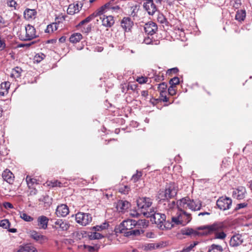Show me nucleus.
<instances>
[{"label":"nucleus","instance_id":"48","mask_svg":"<svg viewBox=\"0 0 252 252\" xmlns=\"http://www.w3.org/2000/svg\"><path fill=\"white\" fill-rule=\"evenodd\" d=\"M94 14H92L91 15L89 16V17H87L84 20H82L79 24L80 25H83L84 24L86 23H88L90 22L94 18Z\"/></svg>","mask_w":252,"mask_h":252},{"label":"nucleus","instance_id":"30","mask_svg":"<svg viewBox=\"0 0 252 252\" xmlns=\"http://www.w3.org/2000/svg\"><path fill=\"white\" fill-rule=\"evenodd\" d=\"M22 69L19 67H16L12 70L10 76L12 78H19L21 76Z\"/></svg>","mask_w":252,"mask_h":252},{"label":"nucleus","instance_id":"7","mask_svg":"<svg viewBox=\"0 0 252 252\" xmlns=\"http://www.w3.org/2000/svg\"><path fill=\"white\" fill-rule=\"evenodd\" d=\"M137 205L140 210L141 213L148 211V209L152 205V199L149 197H139L137 199Z\"/></svg>","mask_w":252,"mask_h":252},{"label":"nucleus","instance_id":"58","mask_svg":"<svg viewBox=\"0 0 252 252\" xmlns=\"http://www.w3.org/2000/svg\"><path fill=\"white\" fill-rule=\"evenodd\" d=\"M196 244H194V245H190L189 247L187 248L186 249H184L182 251H181L180 252H189Z\"/></svg>","mask_w":252,"mask_h":252},{"label":"nucleus","instance_id":"19","mask_svg":"<svg viewBox=\"0 0 252 252\" xmlns=\"http://www.w3.org/2000/svg\"><path fill=\"white\" fill-rule=\"evenodd\" d=\"M49 219L45 216H39L37 218L38 225L40 228L46 229L48 226Z\"/></svg>","mask_w":252,"mask_h":252},{"label":"nucleus","instance_id":"28","mask_svg":"<svg viewBox=\"0 0 252 252\" xmlns=\"http://www.w3.org/2000/svg\"><path fill=\"white\" fill-rule=\"evenodd\" d=\"M82 38V35L80 33H74L69 37V41L72 43H76Z\"/></svg>","mask_w":252,"mask_h":252},{"label":"nucleus","instance_id":"41","mask_svg":"<svg viewBox=\"0 0 252 252\" xmlns=\"http://www.w3.org/2000/svg\"><path fill=\"white\" fill-rule=\"evenodd\" d=\"M119 192L124 194H126L128 193L130 190V188L129 186L125 185L121 187L119 189Z\"/></svg>","mask_w":252,"mask_h":252},{"label":"nucleus","instance_id":"33","mask_svg":"<svg viewBox=\"0 0 252 252\" xmlns=\"http://www.w3.org/2000/svg\"><path fill=\"white\" fill-rule=\"evenodd\" d=\"M20 217L23 220L27 222H31L33 220V218L30 216L27 215L24 212H19Z\"/></svg>","mask_w":252,"mask_h":252},{"label":"nucleus","instance_id":"10","mask_svg":"<svg viewBox=\"0 0 252 252\" xmlns=\"http://www.w3.org/2000/svg\"><path fill=\"white\" fill-rule=\"evenodd\" d=\"M69 212L67 206L64 204L58 205L56 210V214L59 217H64L69 214Z\"/></svg>","mask_w":252,"mask_h":252},{"label":"nucleus","instance_id":"56","mask_svg":"<svg viewBox=\"0 0 252 252\" xmlns=\"http://www.w3.org/2000/svg\"><path fill=\"white\" fill-rule=\"evenodd\" d=\"M130 215L133 217L137 218L139 216V213L135 211H131L130 213Z\"/></svg>","mask_w":252,"mask_h":252},{"label":"nucleus","instance_id":"16","mask_svg":"<svg viewBox=\"0 0 252 252\" xmlns=\"http://www.w3.org/2000/svg\"><path fill=\"white\" fill-rule=\"evenodd\" d=\"M2 177L3 179L8 183L13 184L14 180V176L9 170H5L2 172Z\"/></svg>","mask_w":252,"mask_h":252},{"label":"nucleus","instance_id":"26","mask_svg":"<svg viewBox=\"0 0 252 252\" xmlns=\"http://www.w3.org/2000/svg\"><path fill=\"white\" fill-rule=\"evenodd\" d=\"M245 10H238L235 15V19L239 22L243 21L246 18Z\"/></svg>","mask_w":252,"mask_h":252},{"label":"nucleus","instance_id":"21","mask_svg":"<svg viewBox=\"0 0 252 252\" xmlns=\"http://www.w3.org/2000/svg\"><path fill=\"white\" fill-rule=\"evenodd\" d=\"M81 8V6H80L78 3L70 4L67 9V13L70 15H73L78 13L80 11V9Z\"/></svg>","mask_w":252,"mask_h":252},{"label":"nucleus","instance_id":"43","mask_svg":"<svg viewBox=\"0 0 252 252\" xmlns=\"http://www.w3.org/2000/svg\"><path fill=\"white\" fill-rule=\"evenodd\" d=\"M179 83V78L177 77H174L169 81L170 86L175 87Z\"/></svg>","mask_w":252,"mask_h":252},{"label":"nucleus","instance_id":"63","mask_svg":"<svg viewBox=\"0 0 252 252\" xmlns=\"http://www.w3.org/2000/svg\"><path fill=\"white\" fill-rule=\"evenodd\" d=\"M205 215H210V213H208V212H201V213H200L198 214V216H204Z\"/></svg>","mask_w":252,"mask_h":252},{"label":"nucleus","instance_id":"55","mask_svg":"<svg viewBox=\"0 0 252 252\" xmlns=\"http://www.w3.org/2000/svg\"><path fill=\"white\" fill-rule=\"evenodd\" d=\"M153 42L152 39L149 37H145L144 39V42L146 44H150Z\"/></svg>","mask_w":252,"mask_h":252},{"label":"nucleus","instance_id":"20","mask_svg":"<svg viewBox=\"0 0 252 252\" xmlns=\"http://www.w3.org/2000/svg\"><path fill=\"white\" fill-rule=\"evenodd\" d=\"M129 203L127 201L119 200L117 203L116 208L119 212H124L129 207Z\"/></svg>","mask_w":252,"mask_h":252},{"label":"nucleus","instance_id":"54","mask_svg":"<svg viewBox=\"0 0 252 252\" xmlns=\"http://www.w3.org/2000/svg\"><path fill=\"white\" fill-rule=\"evenodd\" d=\"M3 206L6 209H12V208H13V205L11 203H10L9 202H4L3 203Z\"/></svg>","mask_w":252,"mask_h":252},{"label":"nucleus","instance_id":"49","mask_svg":"<svg viewBox=\"0 0 252 252\" xmlns=\"http://www.w3.org/2000/svg\"><path fill=\"white\" fill-rule=\"evenodd\" d=\"M136 80L139 83L142 84L147 83L148 80V78L147 77H138L136 79Z\"/></svg>","mask_w":252,"mask_h":252},{"label":"nucleus","instance_id":"34","mask_svg":"<svg viewBox=\"0 0 252 252\" xmlns=\"http://www.w3.org/2000/svg\"><path fill=\"white\" fill-rule=\"evenodd\" d=\"M109 224L107 222H104L101 225H96L92 227V230L95 231H99L108 228Z\"/></svg>","mask_w":252,"mask_h":252},{"label":"nucleus","instance_id":"36","mask_svg":"<svg viewBox=\"0 0 252 252\" xmlns=\"http://www.w3.org/2000/svg\"><path fill=\"white\" fill-rule=\"evenodd\" d=\"M27 184L29 188L32 187V186L36 183V180L34 178H31V176H27L26 179Z\"/></svg>","mask_w":252,"mask_h":252},{"label":"nucleus","instance_id":"37","mask_svg":"<svg viewBox=\"0 0 252 252\" xmlns=\"http://www.w3.org/2000/svg\"><path fill=\"white\" fill-rule=\"evenodd\" d=\"M178 216L181 220V224L185 225V217H187L186 212L184 211H180L179 212H178Z\"/></svg>","mask_w":252,"mask_h":252},{"label":"nucleus","instance_id":"24","mask_svg":"<svg viewBox=\"0 0 252 252\" xmlns=\"http://www.w3.org/2000/svg\"><path fill=\"white\" fill-rule=\"evenodd\" d=\"M19 252H37L36 248L31 244H27L24 246H21Z\"/></svg>","mask_w":252,"mask_h":252},{"label":"nucleus","instance_id":"6","mask_svg":"<svg viewBox=\"0 0 252 252\" xmlns=\"http://www.w3.org/2000/svg\"><path fill=\"white\" fill-rule=\"evenodd\" d=\"M75 220L78 224L82 226H86L91 222L92 218L89 213L78 212L75 215Z\"/></svg>","mask_w":252,"mask_h":252},{"label":"nucleus","instance_id":"59","mask_svg":"<svg viewBox=\"0 0 252 252\" xmlns=\"http://www.w3.org/2000/svg\"><path fill=\"white\" fill-rule=\"evenodd\" d=\"M241 3V0H236L235 2V5L234 7L236 8H238L239 5Z\"/></svg>","mask_w":252,"mask_h":252},{"label":"nucleus","instance_id":"53","mask_svg":"<svg viewBox=\"0 0 252 252\" xmlns=\"http://www.w3.org/2000/svg\"><path fill=\"white\" fill-rule=\"evenodd\" d=\"M166 204H167L169 206V209H172L175 206V202L174 201H172L171 202L166 201V202L164 203V205Z\"/></svg>","mask_w":252,"mask_h":252},{"label":"nucleus","instance_id":"18","mask_svg":"<svg viewBox=\"0 0 252 252\" xmlns=\"http://www.w3.org/2000/svg\"><path fill=\"white\" fill-rule=\"evenodd\" d=\"M177 194V190L173 186H169L165 190L164 196L166 199L174 197Z\"/></svg>","mask_w":252,"mask_h":252},{"label":"nucleus","instance_id":"13","mask_svg":"<svg viewBox=\"0 0 252 252\" xmlns=\"http://www.w3.org/2000/svg\"><path fill=\"white\" fill-rule=\"evenodd\" d=\"M243 242V239L240 234L233 235L230 239L229 244L231 247H236L240 246Z\"/></svg>","mask_w":252,"mask_h":252},{"label":"nucleus","instance_id":"62","mask_svg":"<svg viewBox=\"0 0 252 252\" xmlns=\"http://www.w3.org/2000/svg\"><path fill=\"white\" fill-rule=\"evenodd\" d=\"M65 39H66L65 37L62 36L59 38V41L61 43H63L64 42H65Z\"/></svg>","mask_w":252,"mask_h":252},{"label":"nucleus","instance_id":"64","mask_svg":"<svg viewBox=\"0 0 252 252\" xmlns=\"http://www.w3.org/2000/svg\"><path fill=\"white\" fill-rule=\"evenodd\" d=\"M170 70L174 73H176L178 71V69L176 67L173 68L171 69Z\"/></svg>","mask_w":252,"mask_h":252},{"label":"nucleus","instance_id":"60","mask_svg":"<svg viewBox=\"0 0 252 252\" xmlns=\"http://www.w3.org/2000/svg\"><path fill=\"white\" fill-rule=\"evenodd\" d=\"M32 43H33V42H32L30 44H20L18 45V47H24L25 46L29 47Z\"/></svg>","mask_w":252,"mask_h":252},{"label":"nucleus","instance_id":"29","mask_svg":"<svg viewBox=\"0 0 252 252\" xmlns=\"http://www.w3.org/2000/svg\"><path fill=\"white\" fill-rule=\"evenodd\" d=\"M197 228L195 229L192 228H187L183 231L184 235L190 236L191 237L197 236Z\"/></svg>","mask_w":252,"mask_h":252},{"label":"nucleus","instance_id":"31","mask_svg":"<svg viewBox=\"0 0 252 252\" xmlns=\"http://www.w3.org/2000/svg\"><path fill=\"white\" fill-rule=\"evenodd\" d=\"M88 237L90 240L100 239L103 237V236L95 231V232H90L88 233Z\"/></svg>","mask_w":252,"mask_h":252},{"label":"nucleus","instance_id":"25","mask_svg":"<svg viewBox=\"0 0 252 252\" xmlns=\"http://www.w3.org/2000/svg\"><path fill=\"white\" fill-rule=\"evenodd\" d=\"M36 12L34 9H27L24 11V17L26 19L29 20L34 18Z\"/></svg>","mask_w":252,"mask_h":252},{"label":"nucleus","instance_id":"38","mask_svg":"<svg viewBox=\"0 0 252 252\" xmlns=\"http://www.w3.org/2000/svg\"><path fill=\"white\" fill-rule=\"evenodd\" d=\"M158 21L161 24H166L167 23V19L163 14L158 13L157 16Z\"/></svg>","mask_w":252,"mask_h":252},{"label":"nucleus","instance_id":"2","mask_svg":"<svg viewBox=\"0 0 252 252\" xmlns=\"http://www.w3.org/2000/svg\"><path fill=\"white\" fill-rule=\"evenodd\" d=\"M149 210L150 211L143 212V215L147 218H151V220L154 221L159 228L162 230L170 229L173 226L172 223L166 220V216L164 214L157 213L153 208Z\"/></svg>","mask_w":252,"mask_h":252},{"label":"nucleus","instance_id":"27","mask_svg":"<svg viewBox=\"0 0 252 252\" xmlns=\"http://www.w3.org/2000/svg\"><path fill=\"white\" fill-rule=\"evenodd\" d=\"M31 236L32 238L36 241H44L46 239L45 236L39 234L38 232L35 231H32L31 232Z\"/></svg>","mask_w":252,"mask_h":252},{"label":"nucleus","instance_id":"8","mask_svg":"<svg viewBox=\"0 0 252 252\" xmlns=\"http://www.w3.org/2000/svg\"><path fill=\"white\" fill-rule=\"evenodd\" d=\"M36 37L35 28L31 25L25 27V34H21L20 38L22 40H31Z\"/></svg>","mask_w":252,"mask_h":252},{"label":"nucleus","instance_id":"57","mask_svg":"<svg viewBox=\"0 0 252 252\" xmlns=\"http://www.w3.org/2000/svg\"><path fill=\"white\" fill-rule=\"evenodd\" d=\"M84 247L88 249L90 252H93L94 251V247L84 245Z\"/></svg>","mask_w":252,"mask_h":252},{"label":"nucleus","instance_id":"35","mask_svg":"<svg viewBox=\"0 0 252 252\" xmlns=\"http://www.w3.org/2000/svg\"><path fill=\"white\" fill-rule=\"evenodd\" d=\"M58 29V26L56 23H52L47 26L45 30V32L52 33L54 31H56Z\"/></svg>","mask_w":252,"mask_h":252},{"label":"nucleus","instance_id":"61","mask_svg":"<svg viewBox=\"0 0 252 252\" xmlns=\"http://www.w3.org/2000/svg\"><path fill=\"white\" fill-rule=\"evenodd\" d=\"M141 94L143 96H147L148 95V91H143L141 92Z\"/></svg>","mask_w":252,"mask_h":252},{"label":"nucleus","instance_id":"44","mask_svg":"<svg viewBox=\"0 0 252 252\" xmlns=\"http://www.w3.org/2000/svg\"><path fill=\"white\" fill-rule=\"evenodd\" d=\"M7 5L14 9H16L17 7V3L14 0H7Z\"/></svg>","mask_w":252,"mask_h":252},{"label":"nucleus","instance_id":"40","mask_svg":"<svg viewBox=\"0 0 252 252\" xmlns=\"http://www.w3.org/2000/svg\"><path fill=\"white\" fill-rule=\"evenodd\" d=\"M47 206H50L52 204V199L48 195H45L41 199Z\"/></svg>","mask_w":252,"mask_h":252},{"label":"nucleus","instance_id":"5","mask_svg":"<svg viewBox=\"0 0 252 252\" xmlns=\"http://www.w3.org/2000/svg\"><path fill=\"white\" fill-rule=\"evenodd\" d=\"M100 11H104V13L109 14H117L121 12V9L119 5L116 3L114 0H111L99 8Z\"/></svg>","mask_w":252,"mask_h":252},{"label":"nucleus","instance_id":"9","mask_svg":"<svg viewBox=\"0 0 252 252\" xmlns=\"http://www.w3.org/2000/svg\"><path fill=\"white\" fill-rule=\"evenodd\" d=\"M231 199L226 197H220L217 201V205L218 208L223 211L229 209L231 206Z\"/></svg>","mask_w":252,"mask_h":252},{"label":"nucleus","instance_id":"42","mask_svg":"<svg viewBox=\"0 0 252 252\" xmlns=\"http://www.w3.org/2000/svg\"><path fill=\"white\" fill-rule=\"evenodd\" d=\"M167 87V86L165 83H162L159 85L158 88L160 91V94L162 96H163V94L166 92Z\"/></svg>","mask_w":252,"mask_h":252},{"label":"nucleus","instance_id":"1","mask_svg":"<svg viewBox=\"0 0 252 252\" xmlns=\"http://www.w3.org/2000/svg\"><path fill=\"white\" fill-rule=\"evenodd\" d=\"M224 228V224L222 222L201 226L197 227V236L203 237L214 234L215 239L223 240L226 236L223 231Z\"/></svg>","mask_w":252,"mask_h":252},{"label":"nucleus","instance_id":"47","mask_svg":"<svg viewBox=\"0 0 252 252\" xmlns=\"http://www.w3.org/2000/svg\"><path fill=\"white\" fill-rule=\"evenodd\" d=\"M142 173L141 172H137L135 174H134L131 178V180L134 182H137L138 179L141 177Z\"/></svg>","mask_w":252,"mask_h":252},{"label":"nucleus","instance_id":"12","mask_svg":"<svg viewBox=\"0 0 252 252\" xmlns=\"http://www.w3.org/2000/svg\"><path fill=\"white\" fill-rule=\"evenodd\" d=\"M144 30L148 34L152 35L157 31L158 27L156 23L151 21L145 24Z\"/></svg>","mask_w":252,"mask_h":252},{"label":"nucleus","instance_id":"23","mask_svg":"<svg viewBox=\"0 0 252 252\" xmlns=\"http://www.w3.org/2000/svg\"><path fill=\"white\" fill-rule=\"evenodd\" d=\"M189 197L183 198L177 202V207L179 211L188 208Z\"/></svg>","mask_w":252,"mask_h":252},{"label":"nucleus","instance_id":"3","mask_svg":"<svg viewBox=\"0 0 252 252\" xmlns=\"http://www.w3.org/2000/svg\"><path fill=\"white\" fill-rule=\"evenodd\" d=\"M137 224L135 220L127 219L124 220L116 229V232H119L123 233L125 236L128 237L130 236H138L144 232L142 229H133Z\"/></svg>","mask_w":252,"mask_h":252},{"label":"nucleus","instance_id":"14","mask_svg":"<svg viewBox=\"0 0 252 252\" xmlns=\"http://www.w3.org/2000/svg\"><path fill=\"white\" fill-rule=\"evenodd\" d=\"M202 207V203L200 201H194L190 200L189 198L188 201V208L192 211L200 210Z\"/></svg>","mask_w":252,"mask_h":252},{"label":"nucleus","instance_id":"45","mask_svg":"<svg viewBox=\"0 0 252 252\" xmlns=\"http://www.w3.org/2000/svg\"><path fill=\"white\" fill-rule=\"evenodd\" d=\"M0 226L7 229L10 226V223L7 220H3L0 222Z\"/></svg>","mask_w":252,"mask_h":252},{"label":"nucleus","instance_id":"17","mask_svg":"<svg viewBox=\"0 0 252 252\" xmlns=\"http://www.w3.org/2000/svg\"><path fill=\"white\" fill-rule=\"evenodd\" d=\"M55 224L58 226L57 228H60L62 231L67 230L70 226L67 221L62 219L57 220Z\"/></svg>","mask_w":252,"mask_h":252},{"label":"nucleus","instance_id":"51","mask_svg":"<svg viewBox=\"0 0 252 252\" xmlns=\"http://www.w3.org/2000/svg\"><path fill=\"white\" fill-rule=\"evenodd\" d=\"M248 206V203L246 202L239 203L237 205V207H236V210H239L242 208H244Z\"/></svg>","mask_w":252,"mask_h":252},{"label":"nucleus","instance_id":"11","mask_svg":"<svg viewBox=\"0 0 252 252\" xmlns=\"http://www.w3.org/2000/svg\"><path fill=\"white\" fill-rule=\"evenodd\" d=\"M246 193V189L243 187H239L237 189H233L232 192V196L234 198L237 199H242L245 196Z\"/></svg>","mask_w":252,"mask_h":252},{"label":"nucleus","instance_id":"46","mask_svg":"<svg viewBox=\"0 0 252 252\" xmlns=\"http://www.w3.org/2000/svg\"><path fill=\"white\" fill-rule=\"evenodd\" d=\"M180 219L179 218L177 213L176 216H174L171 218L172 222L177 225L181 224V220H180Z\"/></svg>","mask_w":252,"mask_h":252},{"label":"nucleus","instance_id":"39","mask_svg":"<svg viewBox=\"0 0 252 252\" xmlns=\"http://www.w3.org/2000/svg\"><path fill=\"white\" fill-rule=\"evenodd\" d=\"M48 185L53 188L56 187H61L63 186V184L58 180H54L49 182Z\"/></svg>","mask_w":252,"mask_h":252},{"label":"nucleus","instance_id":"50","mask_svg":"<svg viewBox=\"0 0 252 252\" xmlns=\"http://www.w3.org/2000/svg\"><path fill=\"white\" fill-rule=\"evenodd\" d=\"M174 87L173 86H170L168 89V93L171 95H174L176 94V91L174 89Z\"/></svg>","mask_w":252,"mask_h":252},{"label":"nucleus","instance_id":"22","mask_svg":"<svg viewBox=\"0 0 252 252\" xmlns=\"http://www.w3.org/2000/svg\"><path fill=\"white\" fill-rule=\"evenodd\" d=\"M10 83L9 82H4L0 85V95L3 96L7 94L10 88Z\"/></svg>","mask_w":252,"mask_h":252},{"label":"nucleus","instance_id":"4","mask_svg":"<svg viewBox=\"0 0 252 252\" xmlns=\"http://www.w3.org/2000/svg\"><path fill=\"white\" fill-rule=\"evenodd\" d=\"M95 16L98 17L99 19H97L98 21H100L101 25L105 28H111L115 23L114 16L104 11H100V9L98 8L95 13Z\"/></svg>","mask_w":252,"mask_h":252},{"label":"nucleus","instance_id":"52","mask_svg":"<svg viewBox=\"0 0 252 252\" xmlns=\"http://www.w3.org/2000/svg\"><path fill=\"white\" fill-rule=\"evenodd\" d=\"M186 215L187 216V217H185V224H187L188 223H189L191 220V215L190 214H188L186 212Z\"/></svg>","mask_w":252,"mask_h":252},{"label":"nucleus","instance_id":"32","mask_svg":"<svg viewBox=\"0 0 252 252\" xmlns=\"http://www.w3.org/2000/svg\"><path fill=\"white\" fill-rule=\"evenodd\" d=\"M223 249L221 246L213 244L209 249L208 252H222Z\"/></svg>","mask_w":252,"mask_h":252},{"label":"nucleus","instance_id":"15","mask_svg":"<svg viewBox=\"0 0 252 252\" xmlns=\"http://www.w3.org/2000/svg\"><path fill=\"white\" fill-rule=\"evenodd\" d=\"M121 25L125 32H128L133 26V22L129 17H124L121 21Z\"/></svg>","mask_w":252,"mask_h":252}]
</instances>
